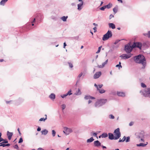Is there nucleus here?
<instances>
[{
  "label": "nucleus",
  "instance_id": "4be33fe9",
  "mask_svg": "<svg viewBox=\"0 0 150 150\" xmlns=\"http://www.w3.org/2000/svg\"><path fill=\"white\" fill-rule=\"evenodd\" d=\"M98 91H99V92L100 93H103L105 92V91L103 89H100L99 88H98Z\"/></svg>",
  "mask_w": 150,
  "mask_h": 150
},
{
  "label": "nucleus",
  "instance_id": "f3484780",
  "mask_svg": "<svg viewBox=\"0 0 150 150\" xmlns=\"http://www.w3.org/2000/svg\"><path fill=\"white\" fill-rule=\"evenodd\" d=\"M117 94L120 96L124 97L125 96V93L123 92H117Z\"/></svg>",
  "mask_w": 150,
  "mask_h": 150
},
{
  "label": "nucleus",
  "instance_id": "9d476101",
  "mask_svg": "<svg viewBox=\"0 0 150 150\" xmlns=\"http://www.w3.org/2000/svg\"><path fill=\"white\" fill-rule=\"evenodd\" d=\"M64 131V132L66 135L69 134L70 132H72V130L71 129L68 128H65Z\"/></svg>",
  "mask_w": 150,
  "mask_h": 150
},
{
  "label": "nucleus",
  "instance_id": "7ed1b4c3",
  "mask_svg": "<svg viewBox=\"0 0 150 150\" xmlns=\"http://www.w3.org/2000/svg\"><path fill=\"white\" fill-rule=\"evenodd\" d=\"M112 35V32L111 31L109 30L105 34L103 35L102 38V40L103 41L106 40L109 38H111Z\"/></svg>",
  "mask_w": 150,
  "mask_h": 150
},
{
  "label": "nucleus",
  "instance_id": "c9c22d12",
  "mask_svg": "<svg viewBox=\"0 0 150 150\" xmlns=\"http://www.w3.org/2000/svg\"><path fill=\"white\" fill-rule=\"evenodd\" d=\"M4 143H3V142H2L0 143V146H2L3 147H4L6 146V144H4Z\"/></svg>",
  "mask_w": 150,
  "mask_h": 150
},
{
  "label": "nucleus",
  "instance_id": "0e129e2a",
  "mask_svg": "<svg viewBox=\"0 0 150 150\" xmlns=\"http://www.w3.org/2000/svg\"><path fill=\"white\" fill-rule=\"evenodd\" d=\"M66 45H66L65 42H64V47H63L65 48V47L66 46Z\"/></svg>",
  "mask_w": 150,
  "mask_h": 150
},
{
  "label": "nucleus",
  "instance_id": "5fc2aeb1",
  "mask_svg": "<svg viewBox=\"0 0 150 150\" xmlns=\"http://www.w3.org/2000/svg\"><path fill=\"white\" fill-rule=\"evenodd\" d=\"M103 84L99 85L98 86V88H101L103 86Z\"/></svg>",
  "mask_w": 150,
  "mask_h": 150
},
{
  "label": "nucleus",
  "instance_id": "f03ea898",
  "mask_svg": "<svg viewBox=\"0 0 150 150\" xmlns=\"http://www.w3.org/2000/svg\"><path fill=\"white\" fill-rule=\"evenodd\" d=\"M107 102L106 99H100L98 100L96 102L95 106L96 107L98 108L104 105Z\"/></svg>",
  "mask_w": 150,
  "mask_h": 150
},
{
  "label": "nucleus",
  "instance_id": "4c0bfd02",
  "mask_svg": "<svg viewBox=\"0 0 150 150\" xmlns=\"http://www.w3.org/2000/svg\"><path fill=\"white\" fill-rule=\"evenodd\" d=\"M101 47H102V46H101L100 47H98V50L96 52V53H98L100 52V51L101 48Z\"/></svg>",
  "mask_w": 150,
  "mask_h": 150
},
{
  "label": "nucleus",
  "instance_id": "9b49d317",
  "mask_svg": "<svg viewBox=\"0 0 150 150\" xmlns=\"http://www.w3.org/2000/svg\"><path fill=\"white\" fill-rule=\"evenodd\" d=\"M43 15L40 13H38L37 15V17L36 19L37 20H38L41 22V20L43 19Z\"/></svg>",
  "mask_w": 150,
  "mask_h": 150
},
{
  "label": "nucleus",
  "instance_id": "6e6d98bb",
  "mask_svg": "<svg viewBox=\"0 0 150 150\" xmlns=\"http://www.w3.org/2000/svg\"><path fill=\"white\" fill-rule=\"evenodd\" d=\"M73 39L78 40L79 39V36L75 37L73 38Z\"/></svg>",
  "mask_w": 150,
  "mask_h": 150
},
{
  "label": "nucleus",
  "instance_id": "7c9ffc66",
  "mask_svg": "<svg viewBox=\"0 0 150 150\" xmlns=\"http://www.w3.org/2000/svg\"><path fill=\"white\" fill-rule=\"evenodd\" d=\"M130 141V137L128 136L126 137L125 142H128Z\"/></svg>",
  "mask_w": 150,
  "mask_h": 150
},
{
  "label": "nucleus",
  "instance_id": "13d9d810",
  "mask_svg": "<svg viewBox=\"0 0 150 150\" xmlns=\"http://www.w3.org/2000/svg\"><path fill=\"white\" fill-rule=\"evenodd\" d=\"M93 30H94V32H96V31L97 28L96 27H95L93 28Z\"/></svg>",
  "mask_w": 150,
  "mask_h": 150
},
{
  "label": "nucleus",
  "instance_id": "864d4df0",
  "mask_svg": "<svg viewBox=\"0 0 150 150\" xmlns=\"http://www.w3.org/2000/svg\"><path fill=\"white\" fill-rule=\"evenodd\" d=\"M82 74H83L82 73V72L81 73L78 75V77L80 78L82 76Z\"/></svg>",
  "mask_w": 150,
  "mask_h": 150
},
{
  "label": "nucleus",
  "instance_id": "e2e57ef3",
  "mask_svg": "<svg viewBox=\"0 0 150 150\" xmlns=\"http://www.w3.org/2000/svg\"><path fill=\"white\" fill-rule=\"evenodd\" d=\"M94 86L95 87H96V88H97V90H98V85L96 83H95L94 84Z\"/></svg>",
  "mask_w": 150,
  "mask_h": 150
},
{
  "label": "nucleus",
  "instance_id": "79ce46f5",
  "mask_svg": "<svg viewBox=\"0 0 150 150\" xmlns=\"http://www.w3.org/2000/svg\"><path fill=\"white\" fill-rule=\"evenodd\" d=\"M66 105L65 104H62V110H64L66 108Z\"/></svg>",
  "mask_w": 150,
  "mask_h": 150
},
{
  "label": "nucleus",
  "instance_id": "680f3d73",
  "mask_svg": "<svg viewBox=\"0 0 150 150\" xmlns=\"http://www.w3.org/2000/svg\"><path fill=\"white\" fill-rule=\"evenodd\" d=\"M133 124V122H131L129 123V125L130 126H131Z\"/></svg>",
  "mask_w": 150,
  "mask_h": 150
},
{
  "label": "nucleus",
  "instance_id": "20e7f679",
  "mask_svg": "<svg viewBox=\"0 0 150 150\" xmlns=\"http://www.w3.org/2000/svg\"><path fill=\"white\" fill-rule=\"evenodd\" d=\"M114 133L116 136L115 137V140H117L121 136V133L120 131V129L117 128L115 129L114 132Z\"/></svg>",
  "mask_w": 150,
  "mask_h": 150
},
{
  "label": "nucleus",
  "instance_id": "de8ad7c7",
  "mask_svg": "<svg viewBox=\"0 0 150 150\" xmlns=\"http://www.w3.org/2000/svg\"><path fill=\"white\" fill-rule=\"evenodd\" d=\"M114 15L112 14H110L109 17V19H111L112 18L114 17Z\"/></svg>",
  "mask_w": 150,
  "mask_h": 150
},
{
  "label": "nucleus",
  "instance_id": "052dcab7",
  "mask_svg": "<svg viewBox=\"0 0 150 150\" xmlns=\"http://www.w3.org/2000/svg\"><path fill=\"white\" fill-rule=\"evenodd\" d=\"M37 130L38 131H40L41 130V128L40 127H38L37 128Z\"/></svg>",
  "mask_w": 150,
  "mask_h": 150
},
{
  "label": "nucleus",
  "instance_id": "6e6552de",
  "mask_svg": "<svg viewBox=\"0 0 150 150\" xmlns=\"http://www.w3.org/2000/svg\"><path fill=\"white\" fill-rule=\"evenodd\" d=\"M143 94L144 96L147 97H150V87L147 88V90L143 92Z\"/></svg>",
  "mask_w": 150,
  "mask_h": 150
},
{
  "label": "nucleus",
  "instance_id": "393cba45",
  "mask_svg": "<svg viewBox=\"0 0 150 150\" xmlns=\"http://www.w3.org/2000/svg\"><path fill=\"white\" fill-rule=\"evenodd\" d=\"M102 138H105L108 137V134L106 133H103L101 135Z\"/></svg>",
  "mask_w": 150,
  "mask_h": 150
},
{
  "label": "nucleus",
  "instance_id": "f257e3e1",
  "mask_svg": "<svg viewBox=\"0 0 150 150\" xmlns=\"http://www.w3.org/2000/svg\"><path fill=\"white\" fill-rule=\"evenodd\" d=\"M134 60L137 63L141 64L143 67L142 69H144L146 65V59L144 56L141 54H139L137 56L134 57Z\"/></svg>",
  "mask_w": 150,
  "mask_h": 150
},
{
  "label": "nucleus",
  "instance_id": "6ab92c4d",
  "mask_svg": "<svg viewBox=\"0 0 150 150\" xmlns=\"http://www.w3.org/2000/svg\"><path fill=\"white\" fill-rule=\"evenodd\" d=\"M83 2L81 3L78 4V9L79 10H80L82 9V6L83 5Z\"/></svg>",
  "mask_w": 150,
  "mask_h": 150
},
{
  "label": "nucleus",
  "instance_id": "69168bd1",
  "mask_svg": "<svg viewBox=\"0 0 150 150\" xmlns=\"http://www.w3.org/2000/svg\"><path fill=\"white\" fill-rule=\"evenodd\" d=\"M120 41V40H119V41H115L114 43V44H115V45H116V44H117V43L119 41Z\"/></svg>",
  "mask_w": 150,
  "mask_h": 150
},
{
  "label": "nucleus",
  "instance_id": "473e14b6",
  "mask_svg": "<svg viewBox=\"0 0 150 150\" xmlns=\"http://www.w3.org/2000/svg\"><path fill=\"white\" fill-rule=\"evenodd\" d=\"M90 96L89 95L86 96H85L84 98L86 100L90 99Z\"/></svg>",
  "mask_w": 150,
  "mask_h": 150
},
{
  "label": "nucleus",
  "instance_id": "4d7b16f0",
  "mask_svg": "<svg viewBox=\"0 0 150 150\" xmlns=\"http://www.w3.org/2000/svg\"><path fill=\"white\" fill-rule=\"evenodd\" d=\"M18 131L19 135H21V133L20 132V129H19V128H18Z\"/></svg>",
  "mask_w": 150,
  "mask_h": 150
},
{
  "label": "nucleus",
  "instance_id": "37998d69",
  "mask_svg": "<svg viewBox=\"0 0 150 150\" xmlns=\"http://www.w3.org/2000/svg\"><path fill=\"white\" fill-rule=\"evenodd\" d=\"M3 143H4L5 144L7 143L8 142V141H7V139H4L3 141Z\"/></svg>",
  "mask_w": 150,
  "mask_h": 150
},
{
  "label": "nucleus",
  "instance_id": "8fccbe9b",
  "mask_svg": "<svg viewBox=\"0 0 150 150\" xmlns=\"http://www.w3.org/2000/svg\"><path fill=\"white\" fill-rule=\"evenodd\" d=\"M13 147L14 148L18 149V147L17 144H16L14 146H13Z\"/></svg>",
  "mask_w": 150,
  "mask_h": 150
},
{
  "label": "nucleus",
  "instance_id": "72a5a7b5",
  "mask_svg": "<svg viewBox=\"0 0 150 150\" xmlns=\"http://www.w3.org/2000/svg\"><path fill=\"white\" fill-rule=\"evenodd\" d=\"M68 64L70 68H72L73 67V65L72 63L71 62H68Z\"/></svg>",
  "mask_w": 150,
  "mask_h": 150
},
{
  "label": "nucleus",
  "instance_id": "e433bc0d",
  "mask_svg": "<svg viewBox=\"0 0 150 150\" xmlns=\"http://www.w3.org/2000/svg\"><path fill=\"white\" fill-rule=\"evenodd\" d=\"M109 118L111 119H114L115 118V117L113 115L111 114L109 115Z\"/></svg>",
  "mask_w": 150,
  "mask_h": 150
},
{
  "label": "nucleus",
  "instance_id": "4468645a",
  "mask_svg": "<svg viewBox=\"0 0 150 150\" xmlns=\"http://www.w3.org/2000/svg\"><path fill=\"white\" fill-rule=\"evenodd\" d=\"M7 135L8 139L9 140H10L11 138L13 135V133L12 132H9L8 131L7 132Z\"/></svg>",
  "mask_w": 150,
  "mask_h": 150
},
{
  "label": "nucleus",
  "instance_id": "cd10ccee",
  "mask_svg": "<svg viewBox=\"0 0 150 150\" xmlns=\"http://www.w3.org/2000/svg\"><path fill=\"white\" fill-rule=\"evenodd\" d=\"M112 4L109 3L108 4L106 5H105V6L106 8H107L108 9V8H111V7L112 6Z\"/></svg>",
  "mask_w": 150,
  "mask_h": 150
},
{
  "label": "nucleus",
  "instance_id": "ddd939ff",
  "mask_svg": "<svg viewBox=\"0 0 150 150\" xmlns=\"http://www.w3.org/2000/svg\"><path fill=\"white\" fill-rule=\"evenodd\" d=\"M94 145L95 146L98 147L101 146V144L99 141L97 140L94 142Z\"/></svg>",
  "mask_w": 150,
  "mask_h": 150
},
{
  "label": "nucleus",
  "instance_id": "58836bf2",
  "mask_svg": "<svg viewBox=\"0 0 150 150\" xmlns=\"http://www.w3.org/2000/svg\"><path fill=\"white\" fill-rule=\"evenodd\" d=\"M106 8V7L105 6H103V7H101L100 8V10L104 11V10Z\"/></svg>",
  "mask_w": 150,
  "mask_h": 150
},
{
  "label": "nucleus",
  "instance_id": "0eeeda50",
  "mask_svg": "<svg viewBox=\"0 0 150 150\" xmlns=\"http://www.w3.org/2000/svg\"><path fill=\"white\" fill-rule=\"evenodd\" d=\"M142 46V43L141 42H134L132 45V48L137 47L141 49Z\"/></svg>",
  "mask_w": 150,
  "mask_h": 150
},
{
  "label": "nucleus",
  "instance_id": "603ef678",
  "mask_svg": "<svg viewBox=\"0 0 150 150\" xmlns=\"http://www.w3.org/2000/svg\"><path fill=\"white\" fill-rule=\"evenodd\" d=\"M126 137L125 136H124V137H123V138L122 139L124 142L126 141Z\"/></svg>",
  "mask_w": 150,
  "mask_h": 150
},
{
  "label": "nucleus",
  "instance_id": "49530a36",
  "mask_svg": "<svg viewBox=\"0 0 150 150\" xmlns=\"http://www.w3.org/2000/svg\"><path fill=\"white\" fill-rule=\"evenodd\" d=\"M71 91H69L67 93H66L67 95V96L68 95H71L72 94V93H71Z\"/></svg>",
  "mask_w": 150,
  "mask_h": 150
},
{
  "label": "nucleus",
  "instance_id": "2eb2a0df",
  "mask_svg": "<svg viewBox=\"0 0 150 150\" xmlns=\"http://www.w3.org/2000/svg\"><path fill=\"white\" fill-rule=\"evenodd\" d=\"M108 138L110 139L113 140L115 139V137H114L113 134L111 133H108Z\"/></svg>",
  "mask_w": 150,
  "mask_h": 150
},
{
  "label": "nucleus",
  "instance_id": "b1692460",
  "mask_svg": "<svg viewBox=\"0 0 150 150\" xmlns=\"http://www.w3.org/2000/svg\"><path fill=\"white\" fill-rule=\"evenodd\" d=\"M147 145V144H144L142 143H141L138 144H137V146H142L143 147H144L146 146Z\"/></svg>",
  "mask_w": 150,
  "mask_h": 150
},
{
  "label": "nucleus",
  "instance_id": "338daca9",
  "mask_svg": "<svg viewBox=\"0 0 150 150\" xmlns=\"http://www.w3.org/2000/svg\"><path fill=\"white\" fill-rule=\"evenodd\" d=\"M4 139L2 138H0V142L3 141Z\"/></svg>",
  "mask_w": 150,
  "mask_h": 150
},
{
  "label": "nucleus",
  "instance_id": "aec40b11",
  "mask_svg": "<svg viewBox=\"0 0 150 150\" xmlns=\"http://www.w3.org/2000/svg\"><path fill=\"white\" fill-rule=\"evenodd\" d=\"M109 26L110 28H111L112 29H114L115 28V25L113 23H109Z\"/></svg>",
  "mask_w": 150,
  "mask_h": 150
},
{
  "label": "nucleus",
  "instance_id": "3c124183",
  "mask_svg": "<svg viewBox=\"0 0 150 150\" xmlns=\"http://www.w3.org/2000/svg\"><path fill=\"white\" fill-rule=\"evenodd\" d=\"M67 95L66 94H63V95H62L61 96V97L62 98H64L66 96H67Z\"/></svg>",
  "mask_w": 150,
  "mask_h": 150
},
{
  "label": "nucleus",
  "instance_id": "412c9836",
  "mask_svg": "<svg viewBox=\"0 0 150 150\" xmlns=\"http://www.w3.org/2000/svg\"><path fill=\"white\" fill-rule=\"evenodd\" d=\"M42 134L46 135L48 133V130L45 129L41 131Z\"/></svg>",
  "mask_w": 150,
  "mask_h": 150
},
{
  "label": "nucleus",
  "instance_id": "f8f14e48",
  "mask_svg": "<svg viewBox=\"0 0 150 150\" xmlns=\"http://www.w3.org/2000/svg\"><path fill=\"white\" fill-rule=\"evenodd\" d=\"M101 71H99L96 72L94 75L93 78L95 79L98 78L101 75Z\"/></svg>",
  "mask_w": 150,
  "mask_h": 150
},
{
  "label": "nucleus",
  "instance_id": "bf43d9fd",
  "mask_svg": "<svg viewBox=\"0 0 150 150\" xmlns=\"http://www.w3.org/2000/svg\"><path fill=\"white\" fill-rule=\"evenodd\" d=\"M147 35H148V37L150 38V31L148 32V33Z\"/></svg>",
  "mask_w": 150,
  "mask_h": 150
},
{
  "label": "nucleus",
  "instance_id": "423d86ee",
  "mask_svg": "<svg viewBox=\"0 0 150 150\" xmlns=\"http://www.w3.org/2000/svg\"><path fill=\"white\" fill-rule=\"evenodd\" d=\"M133 48H132V45L131 46L129 45H127L125 46V50L126 52L130 54L131 53L130 52H132Z\"/></svg>",
  "mask_w": 150,
  "mask_h": 150
},
{
  "label": "nucleus",
  "instance_id": "c756f323",
  "mask_svg": "<svg viewBox=\"0 0 150 150\" xmlns=\"http://www.w3.org/2000/svg\"><path fill=\"white\" fill-rule=\"evenodd\" d=\"M45 116L46 117L45 118H41L39 120V121H45V120H46L47 119V115H45Z\"/></svg>",
  "mask_w": 150,
  "mask_h": 150
},
{
  "label": "nucleus",
  "instance_id": "dca6fc26",
  "mask_svg": "<svg viewBox=\"0 0 150 150\" xmlns=\"http://www.w3.org/2000/svg\"><path fill=\"white\" fill-rule=\"evenodd\" d=\"M108 62V59H107L101 65H98V67L100 68L103 67L107 64Z\"/></svg>",
  "mask_w": 150,
  "mask_h": 150
},
{
  "label": "nucleus",
  "instance_id": "a878e982",
  "mask_svg": "<svg viewBox=\"0 0 150 150\" xmlns=\"http://www.w3.org/2000/svg\"><path fill=\"white\" fill-rule=\"evenodd\" d=\"M8 1V0H2L0 2L1 5H4Z\"/></svg>",
  "mask_w": 150,
  "mask_h": 150
},
{
  "label": "nucleus",
  "instance_id": "5701e85b",
  "mask_svg": "<svg viewBox=\"0 0 150 150\" xmlns=\"http://www.w3.org/2000/svg\"><path fill=\"white\" fill-rule=\"evenodd\" d=\"M94 140V139L93 138V137H91L90 139H88L87 140V143H90L93 141Z\"/></svg>",
  "mask_w": 150,
  "mask_h": 150
},
{
  "label": "nucleus",
  "instance_id": "39448f33",
  "mask_svg": "<svg viewBox=\"0 0 150 150\" xmlns=\"http://www.w3.org/2000/svg\"><path fill=\"white\" fill-rule=\"evenodd\" d=\"M137 138L139 139H140L142 142H144V132H142L139 133L137 134Z\"/></svg>",
  "mask_w": 150,
  "mask_h": 150
},
{
  "label": "nucleus",
  "instance_id": "c03bdc74",
  "mask_svg": "<svg viewBox=\"0 0 150 150\" xmlns=\"http://www.w3.org/2000/svg\"><path fill=\"white\" fill-rule=\"evenodd\" d=\"M91 134H92V135L93 136L97 137V133H96V132H94V133H93L92 132H91Z\"/></svg>",
  "mask_w": 150,
  "mask_h": 150
},
{
  "label": "nucleus",
  "instance_id": "09e8293b",
  "mask_svg": "<svg viewBox=\"0 0 150 150\" xmlns=\"http://www.w3.org/2000/svg\"><path fill=\"white\" fill-rule=\"evenodd\" d=\"M35 19L36 18H34V19H33V20L32 22V26H33L34 25V24L33 23H34L35 22Z\"/></svg>",
  "mask_w": 150,
  "mask_h": 150
},
{
  "label": "nucleus",
  "instance_id": "a19ab883",
  "mask_svg": "<svg viewBox=\"0 0 150 150\" xmlns=\"http://www.w3.org/2000/svg\"><path fill=\"white\" fill-rule=\"evenodd\" d=\"M113 11L115 13H116L117 12V10L115 8H114L113 9Z\"/></svg>",
  "mask_w": 150,
  "mask_h": 150
},
{
  "label": "nucleus",
  "instance_id": "1a4fd4ad",
  "mask_svg": "<svg viewBox=\"0 0 150 150\" xmlns=\"http://www.w3.org/2000/svg\"><path fill=\"white\" fill-rule=\"evenodd\" d=\"M132 54L130 53L127 54H123L120 56V57L122 59H126L130 58L132 56Z\"/></svg>",
  "mask_w": 150,
  "mask_h": 150
},
{
  "label": "nucleus",
  "instance_id": "bb28decb",
  "mask_svg": "<svg viewBox=\"0 0 150 150\" xmlns=\"http://www.w3.org/2000/svg\"><path fill=\"white\" fill-rule=\"evenodd\" d=\"M68 18V16H63L61 17V19L63 21H67V19Z\"/></svg>",
  "mask_w": 150,
  "mask_h": 150
},
{
  "label": "nucleus",
  "instance_id": "a18cd8bd",
  "mask_svg": "<svg viewBox=\"0 0 150 150\" xmlns=\"http://www.w3.org/2000/svg\"><path fill=\"white\" fill-rule=\"evenodd\" d=\"M116 67H118L119 69H120V68H122V66L121 65L118 64L116 65Z\"/></svg>",
  "mask_w": 150,
  "mask_h": 150
},
{
  "label": "nucleus",
  "instance_id": "f704fd0d",
  "mask_svg": "<svg viewBox=\"0 0 150 150\" xmlns=\"http://www.w3.org/2000/svg\"><path fill=\"white\" fill-rule=\"evenodd\" d=\"M56 132L55 130H52V134L53 137H54L55 135Z\"/></svg>",
  "mask_w": 150,
  "mask_h": 150
},
{
  "label": "nucleus",
  "instance_id": "774afa93",
  "mask_svg": "<svg viewBox=\"0 0 150 150\" xmlns=\"http://www.w3.org/2000/svg\"><path fill=\"white\" fill-rule=\"evenodd\" d=\"M38 150H44V149L41 148H39L38 149Z\"/></svg>",
  "mask_w": 150,
  "mask_h": 150
},
{
  "label": "nucleus",
  "instance_id": "ea45409f",
  "mask_svg": "<svg viewBox=\"0 0 150 150\" xmlns=\"http://www.w3.org/2000/svg\"><path fill=\"white\" fill-rule=\"evenodd\" d=\"M23 140L22 137H21L20 138L18 142V143H20L22 142H23Z\"/></svg>",
  "mask_w": 150,
  "mask_h": 150
},
{
  "label": "nucleus",
  "instance_id": "c85d7f7f",
  "mask_svg": "<svg viewBox=\"0 0 150 150\" xmlns=\"http://www.w3.org/2000/svg\"><path fill=\"white\" fill-rule=\"evenodd\" d=\"M81 94V91L79 89H78L77 91H76V95H80Z\"/></svg>",
  "mask_w": 150,
  "mask_h": 150
},
{
  "label": "nucleus",
  "instance_id": "a211bd4d",
  "mask_svg": "<svg viewBox=\"0 0 150 150\" xmlns=\"http://www.w3.org/2000/svg\"><path fill=\"white\" fill-rule=\"evenodd\" d=\"M49 97L51 99L53 100L55 98V95L54 93H51L49 96Z\"/></svg>",
  "mask_w": 150,
  "mask_h": 150
},
{
  "label": "nucleus",
  "instance_id": "2f4dec72",
  "mask_svg": "<svg viewBox=\"0 0 150 150\" xmlns=\"http://www.w3.org/2000/svg\"><path fill=\"white\" fill-rule=\"evenodd\" d=\"M141 84V87H142V88H146V85L143 83H142Z\"/></svg>",
  "mask_w": 150,
  "mask_h": 150
}]
</instances>
